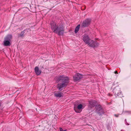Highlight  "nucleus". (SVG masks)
<instances>
[{"instance_id":"nucleus-9","label":"nucleus","mask_w":131,"mask_h":131,"mask_svg":"<svg viewBox=\"0 0 131 131\" xmlns=\"http://www.w3.org/2000/svg\"><path fill=\"white\" fill-rule=\"evenodd\" d=\"M35 72L36 74L38 75H39L41 73V71L39 70L38 67H36L35 68Z\"/></svg>"},{"instance_id":"nucleus-22","label":"nucleus","mask_w":131,"mask_h":131,"mask_svg":"<svg viewBox=\"0 0 131 131\" xmlns=\"http://www.w3.org/2000/svg\"><path fill=\"white\" fill-rule=\"evenodd\" d=\"M1 102L0 101V107L1 106Z\"/></svg>"},{"instance_id":"nucleus-14","label":"nucleus","mask_w":131,"mask_h":131,"mask_svg":"<svg viewBox=\"0 0 131 131\" xmlns=\"http://www.w3.org/2000/svg\"><path fill=\"white\" fill-rule=\"evenodd\" d=\"M80 26V25L79 24L76 27L75 29L74 32L75 33H77L78 31Z\"/></svg>"},{"instance_id":"nucleus-19","label":"nucleus","mask_w":131,"mask_h":131,"mask_svg":"<svg viewBox=\"0 0 131 131\" xmlns=\"http://www.w3.org/2000/svg\"><path fill=\"white\" fill-rule=\"evenodd\" d=\"M25 30V31L26 30L27 32H28V30H29L30 31V30L29 29H26Z\"/></svg>"},{"instance_id":"nucleus-18","label":"nucleus","mask_w":131,"mask_h":131,"mask_svg":"<svg viewBox=\"0 0 131 131\" xmlns=\"http://www.w3.org/2000/svg\"><path fill=\"white\" fill-rule=\"evenodd\" d=\"M125 122H126V124L127 125H129V124L128 123H127V121H126V119H125Z\"/></svg>"},{"instance_id":"nucleus-15","label":"nucleus","mask_w":131,"mask_h":131,"mask_svg":"<svg viewBox=\"0 0 131 131\" xmlns=\"http://www.w3.org/2000/svg\"><path fill=\"white\" fill-rule=\"evenodd\" d=\"M25 32V30L22 31L20 35H19V37H23L24 36V34Z\"/></svg>"},{"instance_id":"nucleus-6","label":"nucleus","mask_w":131,"mask_h":131,"mask_svg":"<svg viewBox=\"0 0 131 131\" xmlns=\"http://www.w3.org/2000/svg\"><path fill=\"white\" fill-rule=\"evenodd\" d=\"M88 45L90 47L94 48L97 47L99 46V44L96 41H94L93 40H91L89 42Z\"/></svg>"},{"instance_id":"nucleus-21","label":"nucleus","mask_w":131,"mask_h":131,"mask_svg":"<svg viewBox=\"0 0 131 131\" xmlns=\"http://www.w3.org/2000/svg\"><path fill=\"white\" fill-rule=\"evenodd\" d=\"M114 73L115 74H117L118 72L117 71H116L114 72Z\"/></svg>"},{"instance_id":"nucleus-20","label":"nucleus","mask_w":131,"mask_h":131,"mask_svg":"<svg viewBox=\"0 0 131 131\" xmlns=\"http://www.w3.org/2000/svg\"><path fill=\"white\" fill-rule=\"evenodd\" d=\"M114 115L116 117H117L118 116V114H115Z\"/></svg>"},{"instance_id":"nucleus-12","label":"nucleus","mask_w":131,"mask_h":131,"mask_svg":"<svg viewBox=\"0 0 131 131\" xmlns=\"http://www.w3.org/2000/svg\"><path fill=\"white\" fill-rule=\"evenodd\" d=\"M89 103L90 105L92 107H94L95 106L96 102L95 101H91L89 102Z\"/></svg>"},{"instance_id":"nucleus-11","label":"nucleus","mask_w":131,"mask_h":131,"mask_svg":"<svg viewBox=\"0 0 131 131\" xmlns=\"http://www.w3.org/2000/svg\"><path fill=\"white\" fill-rule=\"evenodd\" d=\"M3 45L5 46H9L11 45L10 41L4 40L3 42Z\"/></svg>"},{"instance_id":"nucleus-10","label":"nucleus","mask_w":131,"mask_h":131,"mask_svg":"<svg viewBox=\"0 0 131 131\" xmlns=\"http://www.w3.org/2000/svg\"><path fill=\"white\" fill-rule=\"evenodd\" d=\"M12 38V36L11 34L7 35L4 38V40L10 41Z\"/></svg>"},{"instance_id":"nucleus-16","label":"nucleus","mask_w":131,"mask_h":131,"mask_svg":"<svg viewBox=\"0 0 131 131\" xmlns=\"http://www.w3.org/2000/svg\"><path fill=\"white\" fill-rule=\"evenodd\" d=\"M82 107L83 106L81 104H80L78 105L77 108L78 109L80 110L82 108Z\"/></svg>"},{"instance_id":"nucleus-23","label":"nucleus","mask_w":131,"mask_h":131,"mask_svg":"<svg viewBox=\"0 0 131 131\" xmlns=\"http://www.w3.org/2000/svg\"><path fill=\"white\" fill-rule=\"evenodd\" d=\"M75 111L77 112V113H80V112H77V111H76V110H75Z\"/></svg>"},{"instance_id":"nucleus-13","label":"nucleus","mask_w":131,"mask_h":131,"mask_svg":"<svg viewBox=\"0 0 131 131\" xmlns=\"http://www.w3.org/2000/svg\"><path fill=\"white\" fill-rule=\"evenodd\" d=\"M54 96L57 97H60L63 96L62 95L61 93H56L54 94Z\"/></svg>"},{"instance_id":"nucleus-5","label":"nucleus","mask_w":131,"mask_h":131,"mask_svg":"<svg viewBox=\"0 0 131 131\" xmlns=\"http://www.w3.org/2000/svg\"><path fill=\"white\" fill-rule=\"evenodd\" d=\"M91 19L90 18H87L85 20L83 21L82 25L81 27L84 28L89 26L90 24Z\"/></svg>"},{"instance_id":"nucleus-3","label":"nucleus","mask_w":131,"mask_h":131,"mask_svg":"<svg viewBox=\"0 0 131 131\" xmlns=\"http://www.w3.org/2000/svg\"><path fill=\"white\" fill-rule=\"evenodd\" d=\"M120 90V88L118 85L115 87L113 89V92L116 97L118 96L122 97L123 96Z\"/></svg>"},{"instance_id":"nucleus-2","label":"nucleus","mask_w":131,"mask_h":131,"mask_svg":"<svg viewBox=\"0 0 131 131\" xmlns=\"http://www.w3.org/2000/svg\"><path fill=\"white\" fill-rule=\"evenodd\" d=\"M58 80L59 81H61L62 83L58 84L57 88L60 91L62 90V89L66 87L68 84L69 79L67 77L62 75L60 76L58 78Z\"/></svg>"},{"instance_id":"nucleus-7","label":"nucleus","mask_w":131,"mask_h":131,"mask_svg":"<svg viewBox=\"0 0 131 131\" xmlns=\"http://www.w3.org/2000/svg\"><path fill=\"white\" fill-rule=\"evenodd\" d=\"M82 77V75L79 73H77L73 77L74 80L77 81L80 79Z\"/></svg>"},{"instance_id":"nucleus-4","label":"nucleus","mask_w":131,"mask_h":131,"mask_svg":"<svg viewBox=\"0 0 131 131\" xmlns=\"http://www.w3.org/2000/svg\"><path fill=\"white\" fill-rule=\"evenodd\" d=\"M95 112L99 116L102 115L104 114L105 110L103 109L102 106L100 105H96V106Z\"/></svg>"},{"instance_id":"nucleus-8","label":"nucleus","mask_w":131,"mask_h":131,"mask_svg":"<svg viewBox=\"0 0 131 131\" xmlns=\"http://www.w3.org/2000/svg\"><path fill=\"white\" fill-rule=\"evenodd\" d=\"M83 40L86 44H88L90 41V38L88 36H84L83 37Z\"/></svg>"},{"instance_id":"nucleus-1","label":"nucleus","mask_w":131,"mask_h":131,"mask_svg":"<svg viewBox=\"0 0 131 131\" xmlns=\"http://www.w3.org/2000/svg\"><path fill=\"white\" fill-rule=\"evenodd\" d=\"M51 29L54 33L59 36L63 35L64 31V27L63 24H58L52 21L50 23Z\"/></svg>"},{"instance_id":"nucleus-17","label":"nucleus","mask_w":131,"mask_h":131,"mask_svg":"<svg viewBox=\"0 0 131 131\" xmlns=\"http://www.w3.org/2000/svg\"><path fill=\"white\" fill-rule=\"evenodd\" d=\"M60 131H66L67 130H63L62 128H60Z\"/></svg>"}]
</instances>
